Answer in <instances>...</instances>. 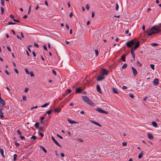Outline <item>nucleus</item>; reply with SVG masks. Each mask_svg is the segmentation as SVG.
I'll return each mask as SVG.
<instances>
[{
    "label": "nucleus",
    "instance_id": "obj_1",
    "mask_svg": "<svg viewBox=\"0 0 161 161\" xmlns=\"http://www.w3.org/2000/svg\"><path fill=\"white\" fill-rule=\"evenodd\" d=\"M151 30H152V31L154 32V34L155 33H158L161 31V29L160 27L159 28H157L155 26H153L151 28Z\"/></svg>",
    "mask_w": 161,
    "mask_h": 161
},
{
    "label": "nucleus",
    "instance_id": "obj_2",
    "mask_svg": "<svg viewBox=\"0 0 161 161\" xmlns=\"http://www.w3.org/2000/svg\"><path fill=\"white\" fill-rule=\"evenodd\" d=\"M126 45L128 47H131L135 44V41L132 39L130 41H129L126 42Z\"/></svg>",
    "mask_w": 161,
    "mask_h": 161
},
{
    "label": "nucleus",
    "instance_id": "obj_3",
    "mask_svg": "<svg viewBox=\"0 0 161 161\" xmlns=\"http://www.w3.org/2000/svg\"><path fill=\"white\" fill-rule=\"evenodd\" d=\"M82 97L83 101L87 104L91 101L90 99L86 96H82Z\"/></svg>",
    "mask_w": 161,
    "mask_h": 161
},
{
    "label": "nucleus",
    "instance_id": "obj_4",
    "mask_svg": "<svg viewBox=\"0 0 161 161\" xmlns=\"http://www.w3.org/2000/svg\"><path fill=\"white\" fill-rule=\"evenodd\" d=\"M140 44V42H138L135 45V46L134 48L132 47L131 48V49L134 50L135 51L139 47V45Z\"/></svg>",
    "mask_w": 161,
    "mask_h": 161
},
{
    "label": "nucleus",
    "instance_id": "obj_5",
    "mask_svg": "<svg viewBox=\"0 0 161 161\" xmlns=\"http://www.w3.org/2000/svg\"><path fill=\"white\" fill-rule=\"evenodd\" d=\"M5 104V102L4 101L0 96V107H2L4 106Z\"/></svg>",
    "mask_w": 161,
    "mask_h": 161
},
{
    "label": "nucleus",
    "instance_id": "obj_6",
    "mask_svg": "<svg viewBox=\"0 0 161 161\" xmlns=\"http://www.w3.org/2000/svg\"><path fill=\"white\" fill-rule=\"evenodd\" d=\"M131 68L132 70L134 76H136V75L137 74V70L134 67H133L132 66L131 67Z\"/></svg>",
    "mask_w": 161,
    "mask_h": 161
},
{
    "label": "nucleus",
    "instance_id": "obj_7",
    "mask_svg": "<svg viewBox=\"0 0 161 161\" xmlns=\"http://www.w3.org/2000/svg\"><path fill=\"white\" fill-rule=\"evenodd\" d=\"M159 82L158 79L157 78L155 79L154 80L153 82V84L154 86H157Z\"/></svg>",
    "mask_w": 161,
    "mask_h": 161
},
{
    "label": "nucleus",
    "instance_id": "obj_8",
    "mask_svg": "<svg viewBox=\"0 0 161 161\" xmlns=\"http://www.w3.org/2000/svg\"><path fill=\"white\" fill-rule=\"evenodd\" d=\"M52 139L57 145L59 147H61L60 144L57 142V141L55 140V138L53 136H52Z\"/></svg>",
    "mask_w": 161,
    "mask_h": 161
},
{
    "label": "nucleus",
    "instance_id": "obj_9",
    "mask_svg": "<svg viewBox=\"0 0 161 161\" xmlns=\"http://www.w3.org/2000/svg\"><path fill=\"white\" fill-rule=\"evenodd\" d=\"M89 121L90 122H91L92 123L94 124H95L96 125H97L99 126L100 127L102 126V125H100L99 123L97 122L96 121H94L93 120H90Z\"/></svg>",
    "mask_w": 161,
    "mask_h": 161
},
{
    "label": "nucleus",
    "instance_id": "obj_10",
    "mask_svg": "<svg viewBox=\"0 0 161 161\" xmlns=\"http://www.w3.org/2000/svg\"><path fill=\"white\" fill-rule=\"evenodd\" d=\"M67 120L70 124H77L78 123L77 122L73 120L69 119H68Z\"/></svg>",
    "mask_w": 161,
    "mask_h": 161
},
{
    "label": "nucleus",
    "instance_id": "obj_11",
    "mask_svg": "<svg viewBox=\"0 0 161 161\" xmlns=\"http://www.w3.org/2000/svg\"><path fill=\"white\" fill-rule=\"evenodd\" d=\"M82 92V90L81 89L80 87H79L76 88L75 90L76 93H80Z\"/></svg>",
    "mask_w": 161,
    "mask_h": 161
},
{
    "label": "nucleus",
    "instance_id": "obj_12",
    "mask_svg": "<svg viewBox=\"0 0 161 161\" xmlns=\"http://www.w3.org/2000/svg\"><path fill=\"white\" fill-rule=\"evenodd\" d=\"M101 73L103 75H105L108 74L107 71L105 69H103Z\"/></svg>",
    "mask_w": 161,
    "mask_h": 161
},
{
    "label": "nucleus",
    "instance_id": "obj_13",
    "mask_svg": "<svg viewBox=\"0 0 161 161\" xmlns=\"http://www.w3.org/2000/svg\"><path fill=\"white\" fill-rule=\"evenodd\" d=\"M147 136L148 138L150 140H152L153 139V136L150 133H147Z\"/></svg>",
    "mask_w": 161,
    "mask_h": 161
},
{
    "label": "nucleus",
    "instance_id": "obj_14",
    "mask_svg": "<svg viewBox=\"0 0 161 161\" xmlns=\"http://www.w3.org/2000/svg\"><path fill=\"white\" fill-rule=\"evenodd\" d=\"M134 52V51L131 49V55L132 57H133V58H134V60H135V54Z\"/></svg>",
    "mask_w": 161,
    "mask_h": 161
},
{
    "label": "nucleus",
    "instance_id": "obj_15",
    "mask_svg": "<svg viewBox=\"0 0 161 161\" xmlns=\"http://www.w3.org/2000/svg\"><path fill=\"white\" fill-rule=\"evenodd\" d=\"M97 90L98 92H99V93H101L100 86L98 85H97Z\"/></svg>",
    "mask_w": 161,
    "mask_h": 161
},
{
    "label": "nucleus",
    "instance_id": "obj_16",
    "mask_svg": "<svg viewBox=\"0 0 161 161\" xmlns=\"http://www.w3.org/2000/svg\"><path fill=\"white\" fill-rule=\"evenodd\" d=\"M153 34H154V32L153 31H152V30H151V29L149 32L148 33L147 35L148 36H150Z\"/></svg>",
    "mask_w": 161,
    "mask_h": 161
},
{
    "label": "nucleus",
    "instance_id": "obj_17",
    "mask_svg": "<svg viewBox=\"0 0 161 161\" xmlns=\"http://www.w3.org/2000/svg\"><path fill=\"white\" fill-rule=\"evenodd\" d=\"M125 56L126 55H125V54H124L121 57V59L124 62L125 61Z\"/></svg>",
    "mask_w": 161,
    "mask_h": 161
},
{
    "label": "nucleus",
    "instance_id": "obj_18",
    "mask_svg": "<svg viewBox=\"0 0 161 161\" xmlns=\"http://www.w3.org/2000/svg\"><path fill=\"white\" fill-rule=\"evenodd\" d=\"M104 79V77L103 76H98L97 79V81L102 80H103Z\"/></svg>",
    "mask_w": 161,
    "mask_h": 161
},
{
    "label": "nucleus",
    "instance_id": "obj_19",
    "mask_svg": "<svg viewBox=\"0 0 161 161\" xmlns=\"http://www.w3.org/2000/svg\"><path fill=\"white\" fill-rule=\"evenodd\" d=\"M88 104L90 105L92 107H94L95 106V104L93 103L92 102L91 100L89 102Z\"/></svg>",
    "mask_w": 161,
    "mask_h": 161
},
{
    "label": "nucleus",
    "instance_id": "obj_20",
    "mask_svg": "<svg viewBox=\"0 0 161 161\" xmlns=\"http://www.w3.org/2000/svg\"><path fill=\"white\" fill-rule=\"evenodd\" d=\"M61 110V108L59 107H58V108H55L54 111L55 112H57L59 113L60 112Z\"/></svg>",
    "mask_w": 161,
    "mask_h": 161
},
{
    "label": "nucleus",
    "instance_id": "obj_21",
    "mask_svg": "<svg viewBox=\"0 0 161 161\" xmlns=\"http://www.w3.org/2000/svg\"><path fill=\"white\" fill-rule=\"evenodd\" d=\"M112 90L113 91V92L114 93H115L116 94H117V93H119V92L118 91V90L117 89H116V88H112Z\"/></svg>",
    "mask_w": 161,
    "mask_h": 161
},
{
    "label": "nucleus",
    "instance_id": "obj_22",
    "mask_svg": "<svg viewBox=\"0 0 161 161\" xmlns=\"http://www.w3.org/2000/svg\"><path fill=\"white\" fill-rule=\"evenodd\" d=\"M95 110L100 113H102L103 110L101 108H97L96 109H95Z\"/></svg>",
    "mask_w": 161,
    "mask_h": 161
},
{
    "label": "nucleus",
    "instance_id": "obj_23",
    "mask_svg": "<svg viewBox=\"0 0 161 161\" xmlns=\"http://www.w3.org/2000/svg\"><path fill=\"white\" fill-rule=\"evenodd\" d=\"M3 113L2 112V109L1 108L0 109V116L1 118H3L4 117L3 116Z\"/></svg>",
    "mask_w": 161,
    "mask_h": 161
},
{
    "label": "nucleus",
    "instance_id": "obj_24",
    "mask_svg": "<svg viewBox=\"0 0 161 161\" xmlns=\"http://www.w3.org/2000/svg\"><path fill=\"white\" fill-rule=\"evenodd\" d=\"M152 124L153 126L155 127H158L157 123L155 121H153L152 122Z\"/></svg>",
    "mask_w": 161,
    "mask_h": 161
},
{
    "label": "nucleus",
    "instance_id": "obj_25",
    "mask_svg": "<svg viewBox=\"0 0 161 161\" xmlns=\"http://www.w3.org/2000/svg\"><path fill=\"white\" fill-rule=\"evenodd\" d=\"M151 45L152 46H157L158 45V44L157 43H153L151 44Z\"/></svg>",
    "mask_w": 161,
    "mask_h": 161
},
{
    "label": "nucleus",
    "instance_id": "obj_26",
    "mask_svg": "<svg viewBox=\"0 0 161 161\" xmlns=\"http://www.w3.org/2000/svg\"><path fill=\"white\" fill-rule=\"evenodd\" d=\"M35 127L37 129H38L39 127V123L37 122H36L34 125Z\"/></svg>",
    "mask_w": 161,
    "mask_h": 161
},
{
    "label": "nucleus",
    "instance_id": "obj_27",
    "mask_svg": "<svg viewBox=\"0 0 161 161\" xmlns=\"http://www.w3.org/2000/svg\"><path fill=\"white\" fill-rule=\"evenodd\" d=\"M49 103H46L41 106L42 108H45L48 106L49 105Z\"/></svg>",
    "mask_w": 161,
    "mask_h": 161
},
{
    "label": "nucleus",
    "instance_id": "obj_28",
    "mask_svg": "<svg viewBox=\"0 0 161 161\" xmlns=\"http://www.w3.org/2000/svg\"><path fill=\"white\" fill-rule=\"evenodd\" d=\"M127 64L126 63H125L122 66V68L123 69H125L127 67Z\"/></svg>",
    "mask_w": 161,
    "mask_h": 161
},
{
    "label": "nucleus",
    "instance_id": "obj_29",
    "mask_svg": "<svg viewBox=\"0 0 161 161\" xmlns=\"http://www.w3.org/2000/svg\"><path fill=\"white\" fill-rule=\"evenodd\" d=\"M136 65L139 67H141L142 66V64L138 61L136 62Z\"/></svg>",
    "mask_w": 161,
    "mask_h": 161
},
{
    "label": "nucleus",
    "instance_id": "obj_30",
    "mask_svg": "<svg viewBox=\"0 0 161 161\" xmlns=\"http://www.w3.org/2000/svg\"><path fill=\"white\" fill-rule=\"evenodd\" d=\"M43 126H44L41 125L39 128V131H43Z\"/></svg>",
    "mask_w": 161,
    "mask_h": 161
},
{
    "label": "nucleus",
    "instance_id": "obj_31",
    "mask_svg": "<svg viewBox=\"0 0 161 161\" xmlns=\"http://www.w3.org/2000/svg\"><path fill=\"white\" fill-rule=\"evenodd\" d=\"M143 155V153L142 152L138 156V158H142V156Z\"/></svg>",
    "mask_w": 161,
    "mask_h": 161
},
{
    "label": "nucleus",
    "instance_id": "obj_32",
    "mask_svg": "<svg viewBox=\"0 0 161 161\" xmlns=\"http://www.w3.org/2000/svg\"><path fill=\"white\" fill-rule=\"evenodd\" d=\"M17 157V155L16 154H14V161H15L16 160Z\"/></svg>",
    "mask_w": 161,
    "mask_h": 161
},
{
    "label": "nucleus",
    "instance_id": "obj_33",
    "mask_svg": "<svg viewBox=\"0 0 161 161\" xmlns=\"http://www.w3.org/2000/svg\"><path fill=\"white\" fill-rule=\"evenodd\" d=\"M1 14H3V12H4V8H3V7H1Z\"/></svg>",
    "mask_w": 161,
    "mask_h": 161
},
{
    "label": "nucleus",
    "instance_id": "obj_34",
    "mask_svg": "<svg viewBox=\"0 0 161 161\" xmlns=\"http://www.w3.org/2000/svg\"><path fill=\"white\" fill-rule=\"evenodd\" d=\"M118 9H119V5H118V4L117 3H116V6H115V9H116V10H118Z\"/></svg>",
    "mask_w": 161,
    "mask_h": 161
},
{
    "label": "nucleus",
    "instance_id": "obj_35",
    "mask_svg": "<svg viewBox=\"0 0 161 161\" xmlns=\"http://www.w3.org/2000/svg\"><path fill=\"white\" fill-rule=\"evenodd\" d=\"M1 4L2 5V6H4V0H1Z\"/></svg>",
    "mask_w": 161,
    "mask_h": 161
},
{
    "label": "nucleus",
    "instance_id": "obj_36",
    "mask_svg": "<svg viewBox=\"0 0 161 161\" xmlns=\"http://www.w3.org/2000/svg\"><path fill=\"white\" fill-rule=\"evenodd\" d=\"M14 144L16 147H18L19 145V143L16 142H15Z\"/></svg>",
    "mask_w": 161,
    "mask_h": 161
},
{
    "label": "nucleus",
    "instance_id": "obj_37",
    "mask_svg": "<svg viewBox=\"0 0 161 161\" xmlns=\"http://www.w3.org/2000/svg\"><path fill=\"white\" fill-rule=\"evenodd\" d=\"M34 46L38 48L39 47V46L35 42L34 43Z\"/></svg>",
    "mask_w": 161,
    "mask_h": 161
},
{
    "label": "nucleus",
    "instance_id": "obj_38",
    "mask_svg": "<svg viewBox=\"0 0 161 161\" xmlns=\"http://www.w3.org/2000/svg\"><path fill=\"white\" fill-rule=\"evenodd\" d=\"M71 92V90L70 89H67L66 91V92H68L69 93H70Z\"/></svg>",
    "mask_w": 161,
    "mask_h": 161
},
{
    "label": "nucleus",
    "instance_id": "obj_39",
    "mask_svg": "<svg viewBox=\"0 0 161 161\" xmlns=\"http://www.w3.org/2000/svg\"><path fill=\"white\" fill-rule=\"evenodd\" d=\"M95 54L96 56H97L98 55V51L97 50H95Z\"/></svg>",
    "mask_w": 161,
    "mask_h": 161
},
{
    "label": "nucleus",
    "instance_id": "obj_40",
    "mask_svg": "<svg viewBox=\"0 0 161 161\" xmlns=\"http://www.w3.org/2000/svg\"><path fill=\"white\" fill-rule=\"evenodd\" d=\"M101 113H103V114H108V112L107 111H105L103 110H102Z\"/></svg>",
    "mask_w": 161,
    "mask_h": 161
},
{
    "label": "nucleus",
    "instance_id": "obj_41",
    "mask_svg": "<svg viewBox=\"0 0 161 161\" xmlns=\"http://www.w3.org/2000/svg\"><path fill=\"white\" fill-rule=\"evenodd\" d=\"M150 67L153 69H154V64H151Z\"/></svg>",
    "mask_w": 161,
    "mask_h": 161
},
{
    "label": "nucleus",
    "instance_id": "obj_42",
    "mask_svg": "<svg viewBox=\"0 0 161 161\" xmlns=\"http://www.w3.org/2000/svg\"><path fill=\"white\" fill-rule=\"evenodd\" d=\"M17 132L18 133V134L20 136L22 134L21 132H20V131L19 130H17Z\"/></svg>",
    "mask_w": 161,
    "mask_h": 161
},
{
    "label": "nucleus",
    "instance_id": "obj_43",
    "mask_svg": "<svg viewBox=\"0 0 161 161\" xmlns=\"http://www.w3.org/2000/svg\"><path fill=\"white\" fill-rule=\"evenodd\" d=\"M39 147L40 148H41L42 149V150L43 151H47L46 149L42 146H40Z\"/></svg>",
    "mask_w": 161,
    "mask_h": 161
},
{
    "label": "nucleus",
    "instance_id": "obj_44",
    "mask_svg": "<svg viewBox=\"0 0 161 161\" xmlns=\"http://www.w3.org/2000/svg\"><path fill=\"white\" fill-rule=\"evenodd\" d=\"M16 24L14 23H13L11 22H9L8 23V25H15Z\"/></svg>",
    "mask_w": 161,
    "mask_h": 161
},
{
    "label": "nucleus",
    "instance_id": "obj_45",
    "mask_svg": "<svg viewBox=\"0 0 161 161\" xmlns=\"http://www.w3.org/2000/svg\"><path fill=\"white\" fill-rule=\"evenodd\" d=\"M36 136H32L31 137V139H33L34 140L36 139Z\"/></svg>",
    "mask_w": 161,
    "mask_h": 161
},
{
    "label": "nucleus",
    "instance_id": "obj_46",
    "mask_svg": "<svg viewBox=\"0 0 161 161\" xmlns=\"http://www.w3.org/2000/svg\"><path fill=\"white\" fill-rule=\"evenodd\" d=\"M23 100L24 101H26V97L25 96H23Z\"/></svg>",
    "mask_w": 161,
    "mask_h": 161
},
{
    "label": "nucleus",
    "instance_id": "obj_47",
    "mask_svg": "<svg viewBox=\"0 0 161 161\" xmlns=\"http://www.w3.org/2000/svg\"><path fill=\"white\" fill-rule=\"evenodd\" d=\"M25 71L26 72V73L27 74H29V72L27 69H25Z\"/></svg>",
    "mask_w": 161,
    "mask_h": 161
},
{
    "label": "nucleus",
    "instance_id": "obj_48",
    "mask_svg": "<svg viewBox=\"0 0 161 161\" xmlns=\"http://www.w3.org/2000/svg\"><path fill=\"white\" fill-rule=\"evenodd\" d=\"M86 8L87 10H88L89 9V5L87 4H86Z\"/></svg>",
    "mask_w": 161,
    "mask_h": 161
},
{
    "label": "nucleus",
    "instance_id": "obj_49",
    "mask_svg": "<svg viewBox=\"0 0 161 161\" xmlns=\"http://www.w3.org/2000/svg\"><path fill=\"white\" fill-rule=\"evenodd\" d=\"M95 15V12L94 11H93L92 12V18H93L94 16Z\"/></svg>",
    "mask_w": 161,
    "mask_h": 161
},
{
    "label": "nucleus",
    "instance_id": "obj_50",
    "mask_svg": "<svg viewBox=\"0 0 161 161\" xmlns=\"http://www.w3.org/2000/svg\"><path fill=\"white\" fill-rule=\"evenodd\" d=\"M29 88H26L25 91H24V92H27L28 90H29Z\"/></svg>",
    "mask_w": 161,
    "mask_h": 161
},
{
    "label": "nucleus",
    "instance_id": "obj_51",
    "mask_svg": "<svg viewBox=\"0 0 161 161\" xmlns=\"http://www.w3.org/2000/svg\"><path fill=\"white\" fill-rule=\"evenodd\" d=\"M52 112V111L50 110H48L47 111V114H50Z\"/></svg>",
    "mask_w": 161,
    "mask_h": 161
},
{
    "label": "nucleus",
    "instance_id": "obj_52",
    "mask_svg": "<svg viewBox=\"0 0 161 161\" xmlns=\"http://www.w3.org/2000/svg\"><path fill=\"white\" fill-rule=\"evenodd\" d=\"M9 16L10 18L13 19H13H14V16L12 14H10Z\"/></svg>",
    "mask_w": 161,
    "mask_h": 161
},
{
    "label": "nucleus",
    "instance_id": "obj_53",
    "mask_svg": "<svg viewBox=\"0 0 161 161\" xmlns=\"http://www.w3.org/2000/svg\"><path fill=\"white\" fill-rule=\"evenodd\" d=\"M19 137H20V139H25V137L24 136H23L20 135L19 136Z\"/></svg>",
    "mask_w": 161,
    "mask_h": 161
},
{
    "label": "nucleus",
    "instance_id": "obj_54",
    "mask_svg": "<svg viewBox=\"0 0 161 161\" xmlns=\"http://www.w3.org/2000/svg\"><path fill=\"white\" fill-rule=\"evenodd\" d=\"M77 141L80 142H83V140L80 138L78 139Z\"/></svg>",
    "mask_w": 161,
    "mask_h": 161
},
{
    "label": "nucleus",
    "instance_id": "obj_55",
    "mask_svg": "<svg viewBox=\"0 0 161 161\" xmlns=\"http://www.w3.org/2000/svg\"><path fill=\"white\" fill-rule=\"evenodd\" d=\"M35 75L31 71V77H34Z\"/></svg>",
    "mask_w": 161,
    "mask_h": 161
},
{
    "label": "nucleus",
    "instance_id": "obj_56",
    "mask_svg": "<svg viewBox=\"0 0 161 161\" xmlns=\"http://www.w3.org/2000/svg\"><path fill=\"white\" fill-rule=\"evenodd\" d=\"M43 48L45 50L47 51V49L46 46L44 45L43 46Z\"/></svg>",
    "mask_w": 161,
    "mask_h": 161
},
{
    "label": "nucleus",
    "instance_id": "obj_57",
    "mask_svg": "<svg viewBox=\"0 0 161 161\" xmlns=\"http://www.w3.org/2000/svg\"><path fill=\"white\" fill-rule=\"evenodd\" d=\"M13 20L15 22H19L20 21L19 20H18V19H13Z\"/></svg>",
    "mask_w": 161,
    "mask_h": 161
},
{
    "label": "nucleus",
    "instance_id": "obj_58",
    "mask_svg": "<svg viewBox=\"0 0 161 161\" xmlns=\"http://www.w3.org/2000/svg\"><path fill=\"white\" fill-rule=\"evenodd\" d=\"M130 97L131 98H133L134 97V95L133 94H130Z\"/></svg>",
    "mask_w": 161,
    "mask_h": 161
},
{
    "label": "nucleus",
    "instance_id": "obj_59",
    "mask_svg": "<svg viewBox=\"0 0 161 161\" xmlns=\"http://www.w3.org/2000/svg\"><path fill=\"white\" fill-rule=\"evenodd\" d=\"M122 144L123 146H125L127 145V143L126 142H123Z\"/></svg>",
    "mask_w": 161,
    "mask_h": 161
},
{
    "label": "nucleus",
    "instance_id": "obj_60",
    "mask_svg": "<svg viewBox=\"0 0 161 161\" xmlns=\"http://www.w3.org/2000/svg\"><path fill=\"white\" fill-rule=\"evenodd\" d=\"M57 136L58 137H59V138H60V139H63V137H62V136H60L59 135H58V134H57Z\"/></svg>",
    "mask_w": 161,
    "mask_h": 161
},
{
    "label": "nucleus",
    "instance_id": "obj_61",
    "mask_svg": "<svg viewBox=\"0 0 161 161\" xmlns=\"http://www.w3.org/2000/svg\"><path fill=\"white\" fill-rule=\"evenodd\" d=\"M52 71H53V74L55 75H56V72L54 70H52Z\"/></svg>",
    "mask_w": 161,
    "mask_h": 161
},
{
    "label": "nucleus",
    "instance_id": "obj_62",
    "mask_svg": "<svg viewBox=\"0 0 161 161\" xmlns=\"http://www.w3.org/2000/svg\"><path fill=\"white\" fill-rule=\"evenodd\" d=\"M73 15V14L72 12L70 13V14L69 15V16L70 17V18H71L72 16Z\"/></svg>",
    "mask_w": 161,
    "mask_h": 161
},
{
    "label": "nucleus",
    "instance_id": "obj_63",
    "mask_svg": "<svg viewBox=\"0 0 161 161\" xmlns=\"http://www.w3.org/2000/svg\"><path fill=\"white\" fill-rule=\"evenodd\" d=\"M7 49H8V50L9 51H10V52H11V51L10 48L9 47L7 46Z\"/></svg>",
    "mask_w": 161,
    "mask_h": 161
},
{
    "label": "nucleus",
    "instance_id": "obj_64",
    "mask_svg": "<svg viewBox=\"0 0 161 161\" xmlns=\"http://www.w3.org/2000/svg\"><path fill=\"white\" fill-rule=\"evenodd\" d=\"M66 29H67V30H69V26L67 24H66Z\"/></svg>",
    "mask_w": 161,
    "mask_h": 161
}]
</instances>
